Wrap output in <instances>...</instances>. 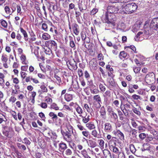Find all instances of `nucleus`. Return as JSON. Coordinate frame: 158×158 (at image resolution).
Segmentation results:
<instances>
[{
  "label": "nucleus",
  "instance_id": "34",
  "mask_svg": "<svg viewBox=\"0 0 158 158\" xmlns=\"http://www.w3.org/2000/svg\"><path fill=\"white\" fill-rule=\"evenodd\" d=\"M69 64L70 65L72 66L73 67L75 68V67H76V69L77 68V63L75 61L74 59H73L72 60L70 61L69 62Z\"/></svg>",
  "mask_w": 158,
  "mask_h": 158
},
{
  "label": "nucleus",
  "instance_id": "23",
  "mask_svg": "<svg viewBox=\"0 0 158 158\" xmlns=\"http://www.w3.org/2000/svg\"><path fill=\"white\" fill-rule=\"evenodd\" d=\"M86 127L89 130L94 129L95 128L94 124L92 122L86 124Z\"/></svg>",
  "mask_w": 158,
  "mask_h": 158
},
{
  "label": "nucleus",
  "instance_id": "22",
  "mask_svg": "<svg viewBox=\"0 0 158 158\" xmlns=\"http://www.w3.org/2000/svg\"><path fill=\"white\" fill-rule=\"evenodd\" d=\"M59 149L64 151L67 148V146L66 144L63 142H62L59 144Z\"/></svg>",
  "mask_w": 158,
  "mask_h": 158
},
{
  "label": "nucleus",
  "instance_id": "45",
  "mask_svg": "<svg viewBox=\"0 0 158 158\" xmlns=\"http://www.w3.org/2000/svg\"><path fill=\"white\" fill-rule=\"evenodd\" d=\"M131 0H118V2L117 3V6L119 5L120 3H127L130 2Z\"/></svg>",
  "mask_w": 158,
  "mask_h": 158
},
{
  "label": "nucleus",
  "instance_id": "18",
  "mask_svg": "<svg viewBox=\"0 0 158 158\" xmlns=\"http://www.w3.org/2000/svg\"><path fill=\"white\" fill-rule=\"evenodd\" d=\"M109 83L110 89L111 90H113L114 87L116 86L115 82L113 79H111L110 80Z\"/></svg>",
  "mask_w": 158,
  "mask_h": 158
},
{
  "label": "nucleus",
  "instance_id": "11",
  "mask_svg": "<svg viewBox=\"0 0 158 158\" xmlns=\"http://www.w3.org/2000/svg\"><path fill=\"white\" fill-rule=\"evenodd\" d=\"M90 91L92 94H97L98 93L99 90L95 85H91L90 86Z\"/></svg>",
  "mask_w": 158,
  "mask_h": 158
},
{
  "label": "nucleus",
  "instance_id": "4",
  "mask_svg": "<svg viewBox=\"0 0 158 158\" xmlns=\"http://www.w3.org/2000/svg\"><path fill=\"white\" fill-rule=\"evenodd\" d=\"M155 77V76L154 73L153 72H150L146 75L145 80L147 83L151 85L154 82Z\"/></svg>",
  "mask_w": 158,
  "mask_h": 158
},
{
  "label": "nucleus",
  "instance_id": "30",
  "mask_svg": "<svg viewBox=\"0 0 158 158\" xmlns=\"http://www.w3.org/2000/svg\"><path fill=\"white\" fill-rule=\"evenodd\" d=\"M17 146L19 149L23 150V151H25L26 149V147L24 145L20 143H18Z\"/></svg>",
  "mask_w": 158,
  "mask_h": 158
},
{
  "label": "nucleus",
  "instance_id": "17",
  "mask_svg": "<svg viewBox=\"0 0 158 158\" xmlns=\"http://www.w3.org/2000/svg\"><path fill=\"white\" fill-rule=\"evenodd\" d=\"M100 116L103 118H105L106 115L105 108L104 106H102L100 109Z\"/></svg>",
  "mask_w": 158,
  "mask_h": 158
},
{
  "label": "nucleus",
  "instance_id": "24",
  "mask_svg": "<svg viewBox=\"0 0 158 158\" xmlns=\"http://www.w3.org/2000/svg\"><path fill=\"white\" fill-rule=\"evenodd\" d=\"M110 117L114 120H116L118 118L117 114L114 111L108 114Z\"/></svg>",
  "mask_w": 158,
  "mask_h": 158
},
{
  "label": "nucleus",
  "instance_id": "49",
  "mask_svg": "<svg viewBox=\"0 0 158 158\" xmlns=\"http://www.w3.org/2000/svg\"><path fill=\"white\" fill-rule=\"evenodd\" d=\"M81 36L82 40L83 41H85L86 37L85 33L84 32H82L81 33Z\"/></svg>",
  "mask_w": 158,
  "mask_h": 158
},
{
  "label": "nucleus",
  "instance_id": "57",
  "mask_svg": "<svg viewBox=\"0 0 158 158\" xmlns=\"http://www.w3.org/2000/svg\"><path fill=\"white\" fill-rule=\"evenodd\" d=\"M120 100L121 101V104H122L123 102V101L126 100V99H127V98L124 96L121 95L120 96Z\"/></svg>",
  "mask_w": 158,
  "mask_h": 158
},
{
  "label": "nucleus",
  "instance_id": "7",
  "mask_svg": "<svg viewBox=\"0 0 158 158\" xmlns=\"http://www.w3.org/2000/svg\"><path fill=\"white\" fill-rule=\"evenodd\" d=\"M150 26L154 29H158V18L154 19L151 21Z\"/></svg>",
  "mask_w": 158,
  "mask_h": 158
},
{
  "label": "nucleus",
  "instance_id": "37",
  "mask_svg": "<svg viewBox=\"0 0 158 158\" xmlns=\"http://www.w3.org/2000/svg\"><path fill=\"white\" fill-rule=\"evenodd\" d=\"M76 110L77 113L80 114H81L83 113V110L78 105V106L76 108Z\"/></svg>",
  "mask_w": 158,
  "mask_h": 158
},
{
  "label": "nucleus",
  "instance_id": "9",
  "mask_svg": "<svg viewBox=\"0 0 158 158\" xmlns=\"http://www.w3.org/2000/svg\"><path fill=\"white\" fill-rule=\"evenodd\" d=\"M95 138H93L92 139H89L87 143L88 145L90 147L94 148L97 146L96 142L95 141L96 140Z\"/></svg>",
  "mask_w": 158,
  "mask_h": 158
},
{
  "label": "nucleus",
  "instance_id": "27",
  "mask_svg": "<svg viewBox=\"0 0 158 158\" xmlns=\"http://www.w3.org/2000/svg\"><path fill=\"white\" fill-rule=\"evenodd\" d=\"M49 115L50 117H52V119L53 120H56L58 119L57 115L53 112H50L49 113Z\"/></svg>",
  "mask_w": 158,
  "mask_h": 158
},
{
  "label": "nucleus",
  "instance_id": "31",
  "mask_svg": "<svg viewBox=\"0 0 158 158\" xmlns=\"http://www.w3.org/2000/svg\"><path fill=\"white\" fill-rule=\"evenodd\" d=\"M40 88L41 89L42 92H41L40 93V94H41L44 93H46L47 92L48 89L45 85H42L40 86Z\"/></svg>",
  "mask_w": 158,
  "mask_h": 158
},
{
  "label": "nucleus",
  "instance_id": "35",
  "mask_svg": "<svg viewBox=\"0 0 158 158\" xmlns=\"http://www.w3.org/2000/svg\"><path fill=\"white\" fill-rule=\"evenodd\" d=\"M1 60L3 63H6L8 60L7 55H2L1 57Z\"/></svg>",
  "mask_w": 158,
  "mask_h": 158
},
{
  "label": "nucleus",
  "instance_id": "16",
  "mask_svg": "<svg viewBox=\"0 0 158 158\" xmlns=\"http://www.w3.org/2000/svg\"><path fill=\"white\" fill-rule=\"evenodd\" d=\"M3 134L4 135L9 138H11L12 136L11 131L10 129L7 130L4 129L3 131Z\"/></svg>",
  "mask_w": 158,
  "mask_h": 158
},
{
  "label": "nucleus",
  "instance_id": "25",
  "mask_svg": "<svg viewBox=\"0 0 158 158\" xmlns=\"http://www.w3.org/2000/svg\"><path fill=\"white\" fill-rule=\"evenodd\" d=\"M42 38L45 40H47L51 38V36L47 33H45L43 34Z\"/></svg>",
  "mask_w": 158,
  "mask_h": 158
},
{
  "label": "nucleus",
  "instance_id": "60",
  "mask_svg": "<svg viewBox=\"0 0 158 158\" xmlns=\"http://www.w3.org/2000/svg\"><path fill=\"white\" fill-rule=\"evenodd\" d=\"M129 111V110L128 109H127V108L125 109V110H124L123 111V113L124 115L126 116L127 117L128 116L129 114H128V111Z\"/></svg>",
  "mask_w": 158,
  "mask_h": 158
},
{
  "label": "nucleus",
  "instance_id": "13",
  "mask_svg": "<svg viewBox=\"0 0 158 158\" xmlns=\"http://www.w3.org/2000/svg\"><path fill=\"white\" fill-rule=\"evenodd\" d=\"M113 133L115 135H117L118 136L119 139L122 140H124V135L123 133L120 130H118L117 131H114Z\"/></svg>",
  "mask_w": 158,
  "mask_h": 158
},
{
  "label": "nucleus",
  "instance_id": "26",
  "mask_svg": "<svg viewBox=\"0 0 158 158\" xmlns=\"http://www.w3.org/2000/svg\"><path fill=\"white\" fill-rule=\"evenodd\" d=\"M91 134L94 137L99 138V135L96 130H93L91 132Z\"/></svg>",
  "mask_w": 158,
  "mask_h": 158
},
{
  "label": "nucleus",
  "instance_id": "63",
  "mask_svg": "<svg viewBox=\"0 0 158 158\" xmlns=\"http://www.w3.org/2000/svg\"><path fill=\"white\" fill-rule=\"evenodd\" d=\"M131 124L132 126L135 128H136L137 126V124L135 122V121L134 120H132L131 122Z\"/></svg>",
  "mask_w": 158,
  "mask_h": 158
},
{
  "label": "nucleus",
  "instance_id": "14",
  "mask_svg": "<svg viewBox=\"0 0 158 158\" xmlns=\"http://www.w3.org/2000/svg\"><path fill=\"white\" fill-rule=\"evenodd\" d=\"M90 66L92 67V69L96 70L97 69V66L98 64L97 61L94 59L92 60L90 62Z\"/></svg>",
  "mask_w": 158,
  "mask_h": 158
},
{
  "label": "nucleus",
  "instance_id": "52",
  "mask_svg": "<svg viewBox=\"0 0 158 158\" xmlns=\"http://www.w3.org/2000/svg\"><path fill=\"white\" fill-rule=\"evenodd\" d=\"M54 77H55L58 81V82L60 84L61 82V81L60 77L58 76L56 74H54Z\"/></svg>",
  "mask_w": 158,
  "mask_h": 158
},
{
  "label": "nucleus",
  "instance_id": "20",
  "mask_svg": "<svg viewBox=\"0 0 158 158\" xmlns=\"http://www.w3.org/2000/svg\"><path fill=\"white\" fill-rule=\"evenodd\" d=\"M82 118V122L84 123H86L90 120L89 115L86 114L85 116H83L81 114L79 115Z\"/></svg>",
  "mask_w": 158,
  "mask_h": 158
},
{
  "label": "nucleus",
  "instance_id": "58",
  "mask_svg": "<svg viewBox=\"0 0 158 158\" xmlns=\"http://www.w3.org/2000/svg\"><path fill=\"white\" fill-rule=\"evenodd\" d=\"M42 108L45 109L47 107V104L45 102L41 103L39 105Z\"/></svg>",
  "mask_w": 158,
  "mask_h": 158
},
{
  "label": "nucleus",
  "instance_id": "51",
  "mask_svg": "<svg viewBox=\"0 0 158 158\" xmlns=\"http://www.w3.org/2000/svg\"><path fill=\"white\" fill-rule=\"evenodd\" d=\"M81 153L84 158L88 155L87 152L85 149H83L81 151Z\"/></svg>",
  "mask_w": 158,
  "mask_h": 158
},
{
  "label": "nucleus",
  "instance_id": "28",
  "mask_svg": "<svg viewBox=\"0 0 158 158\" xmlns=\"http://www.w3.org/2000/svg\"><path fill=\"white\" fill-rule=\"evenodd\" d=\"M0 23L3 27L5 28H7V23L5 20L3 19L0 20Z\"/></svg>",
  "mask_w": 158,
  "mask_h": 158
},
{
  "label": "nucleus",
  "instance_id": "40",
  "mask_svg": "<svg viewBox=\"0 0 158 158\" xmlns=\"http://www.w3.org/2000/svg\"><path fill=\"white\" fill-rule=\"evenodd\" d=\"M118 112L120 119L121 120H123L124 117L123 116V114L122 112L120 110H118Z\"/></svg>",
  "mask_w": 158,
  "mask_h": 158
},
{
  "label": "nucleus",
  "instance_id": "61",
  "mask_svg": "<svg viewBox=\"0 0 158 158\" xmlns=\"http://www.w3.org/2000/svg\"><path fill=\"white\" fill-rule=\"evenodd\" d=\"M107 111L108 112V114L110 113H111L113 112L114 111L113 110V109L110 106H108L107 107Z\"/></svg>",
  "mask_w": 158,
  "mask_h": 158
},
{
  "label": "nucleus",
  "instance_id": "55",
  "mask_svg": "<svg viewBox=\"0 0 158 158\" xmlns=\"http://www.w3.org/2000/svg\"><path fill=\"white\" fill-rule=\"evenodd\" d=\"M118 154V158H125L124 154L123 152H119Z\"/></svg>",
  "mask_w": 158,
  "mask_h": 158
},
{
  "label": "nucleus",
  "instance_id": "62",
  "mask_svg": "<svg viewBox=\"0 0 158 158\" xmlns=\"http://www.w3.org/2000/svg\"><path fill=\"white\" fill-rule=\"evenodd\" d=\"M104 56L102 53L99 54L98 56V59L99 60H103Z\"/></svg>",
  "mask_w": 158,
  "mask_h": 158
},
{
  "label": "nucleus",
  "instance_id": "43",
  "mask_svg": "<svg viewBox=\"0 0 158 158\" xmlns=\"http://www.w3.org/2000/svg\"><path fill=\"white\" fill-rule=\"evenodd\" d=\"M84 108L88 112L90 113L92 109L90 108L87 104H84Z\"/></svg>",
  "mask_w": 158,
  "mask_h": 158
},
{
  "label": "nucleus",
  "instance_id": "6",
  "mask_svg": "<svg viewBox=\"0 0 158 158\" xmlns=\"http://www.w3.org/2000/svg\"><path fill=\"white\" fill-rule=\"evenodd\" d=\"M104 131L105 132L109 133L113 131L112 125L109 122L106 123L104 125Z\"/></svg>",
  "mask_w": 158,
  "mask_h": 158
},
{
  "label": "nucleus",
  "instance_id": "42",
  "mask_svg": "<svg viewBox=\"0 0 158 158\" xmlns=\"http://www.w3.org/2000/svg\"><path fill=\"white\" fill-rule=\"evenodd\" d=\"M17 5L16 3L14 2L12 3L11 6V9L12 10V13L14 12L16 10V7H17Z\"/></svg>",
  "mask_w": 158,
  "mask_h": 158
},
{
  "label": "nucleus",
  "instance_id": "2",
  "mask_svg": "<svg viewBox=\"0 0 158 158\" xmlns=\"http://www.w3.org/2000/svg\"><path fill=\"white\" fill-rule=\"evenodd\" d=\"M116 19L115 16L114 14L112 13H105V23L109 24L111 23L114 26L115 25V23L114 22Z\"/></svg>",
  "mask_w": 158,
  "mask_h": 158
},
{
  "label": "nucleus",
  "instance_id": "56",
  "mask_svg": "<svg viewBox=\"0 0 158 158\" xmlns=\"http://www.w3.org/2000/svg\"><path fill=\"white\" fill-rule=\"evenodd\" d=\"M132 110L133 112L138 115L140 116V112L136 108L133 109Z\"/></svg>",
  "mask_w": 158,
  "mask_h": 158
},
{
  "label": "nucleus",
  "instance_id": "46",
  "mask_svg": "<svg viewBox=\"0 0 158 158\" xmlns=\"http://www.w3.org/2000/svg\"><path fill=\"white\" fill-rule=\"evenodd\" d=\"M132 97L133 99L136 100H137L138 99L141 100L142 99V98L140 97V96L135 94H134L132 95Z\"/></svg>",
  "mask_w": 158,
  "mask_h": 158
},
{
  "label": "nucleus",
  "instance_id": "64",
  "mask_svg": "<svg viewBox=\"0 0 158 158\" xmlns=\"http://www.w3.org/2000/svg\"><path fill=\"white\" fill-rule=\"evenodd\" d=\"M16 98L14 96H11L9 99V101L12 103L14 102L16 100Z\"/></svg>",
  "mask_w": 158,
  "mask_h": 158
},
{
  "label": "nucleus",
  "instance_id": "48",
  "mask_svg": "<svg viewBox=\"0 0 158 158\" xmlns=\"http://www.w3.org/2000/svg\"><path fill=\"white\" fill-rule=\"evenodd\" d=\"M103 153L105 157H107L111 153L110 151L107 150H104Z\"/></svg>",
  "mask_w": 158,
  "mask_h": 158
},
{
  "label": "nucleus",
  "instance_id": "59",
  "mask_svg": "<svg viewBox=\"0 0 158 158\" xmlns=\"http://www.w3.org/2000/svg\"><path fill=\"white\" fill-rule=\"evenodd\" d=\"M139 137L140 139L143 140L146 137V135L144 133H142L139 135Z\"/></svg>",
  "mask_w": 158,
  "mask_h": 158
},
{
  "label": "nucleus",
  "instance_id": "19",
  "mask_svg": "<svg viewBox=\"0 0 158 158\" xmlns=\"http://www.w3.org/2000/svg\"><path fill=\"white\" fill-rule=\"evenodd\" d=\"M20 31L24 36V40L26 41H27L28 40V35L26 31L24 30L22 28H20Z\"/></svg>",
  "mask_w": 158,
  "mask_h": 158
},
{
  "label": "nucleus",
  "instance_id": "5",
  "mask_svg": "<svg viewBox=\"0 0 158 158\" xmlns=\"http://www.w3.org/2000/svg\"><path fill=\"white\" fill-rule=\"evenodd\" d=\"M45 44L46 46L53 51H56L57 49V44L54 40H50L46 41Z\"/></svg>",
  "mask_w": 158,
  "mask_h": 158
},
{
  "label": "nucleus",
  "instance_id": "50",
  "mask_svg": "<svg viewBox=\"0 0 158 158\" xmlns=\"http://www.w3.org/2000/svg\"><path fill=\"white\" fill-rule=\"evenodd\" d=\"M82 133L83 135L86 138H88L89 135V132L88 131H83L82 132Z\"/></svg>",
  "mask_w": 158,
  "mask_h": 158
},
{
  "label": "nucleus",
  "instance_id": "8",
  "mask_svg": "<svg viewBox=\"0 0 158 158\" xmlns=\"http://www.w3.org/2000/svg\"><path fill=\"white\" fill-rule=\"evenodd\" d=\"M71 149L67 148L65 150L64 155H65L66 157H70L73 155V148L71 146Z\"/></svg>",
  "mask_w": 158,
  "mask_h": 158
},
{
  "label": "nucleus",
  "instance_id": "12",
  "mask_svg": "<svg viewBox=\"0 0 158 158\" xmlns=\"http://www.w3.org/2000/svg\"><path fill=\"white\" fill-rule=\"evenodd\" d=\"M118 7L115 6H111L108 10V12L110 13L114 14L117 13L119 11Z\"/></svg>",
  "mask_w": 158,
  "mask_h": 158
},
{
  "label": "nucleus",
  "instance_id": "32",
  "mask_svg": "<svg viewBox=\"0 0 158 158\" xmlns=\"http://www.w3.org/2000/svg\"><path fill=\"white\" fill-rule=\"evenodd\" d=\"M4 10L6 14L11 15L12 13L10 7L8 6H6L4 8Z\"/></svg>",
  "mask_w": 158,
  "mask_h": 158
},
{
  "label": "nucleus",
  "instance_id": "1",
  "mask_svg": "<svg viewBox=\"0 0 158 158\" xmlns=\"http://www.w3.org/2000/svg\"><path fill=\"white\" fill-rule=\"evenodd\" d=\"M137 5L134 2L129 3L122 7L123 13L125 14H131L134 12L137 9Z\"/></svg>",
  "mask_w": 158,
  "mask_h": 158
},
{
  "label": "nucleus",
  "instance_id": "3",
  "mask_svg": "<svg viewBox=\"0 0 158 158\" xmlns=\"http://www.w3.org/2000/svg\"><path fill=\"white\" fill-rule=\"evenodd\" d=\"M70 130H69V131H66L65 132H62V135L64 139L69 143L72 141L71 133H73L72 127H70Z\"/></svg>",
  "mask_w": 158,
  "mask_h": 158
},
{
  "label": "nucleus",
  "instance_id": "39",
  "mask_svg": "<svg viewBox=\"0 0 158 158\" xmlns=\"http://www.w3.org/2000/svg\"><path fill=\"white\" fill-rule=\"evenodd\" d=\"M130 150L131 152L133 153H134L136 152H136V149L134 145L133 144H131L130 145Z\"/></svg>",
  "mask_w": 158,
  "mask_h": 158
},
{
  "label": "nucleus",
  "instance_id": "21",
  "mask_svg": "<svg viewBox=\"0 0 158 158\" xmlns=\"http://www.w3.org/2000/svg\"><path fill=\"white\" fill-rule=\"evenodd\" d=\"M64 98L67 102H69L73 99V95L70 94H66L64 95Z\"/></svg>",
  "mask_w": 158,
  "mask_h": 158
},
{
  "label": "nucleus",
  "instance_id": "33",
  "mask_svg": "<svg viewBox=\"0 0 158 158\" xmlns=\"http://www.w3.org/2000/svg\"><path fill=\"white\" fill-rule=\"evenodd\" d=\"M127 56V53L123 51L120 52L119 54V57L121 59H122L123 58H126Z\"/></svg>",
  "mask_w": 158,
  "mask_h": 158
},
{
  "label": "nucleus",
  "instance_id": "54",
  "mask_svg": "<svg viewBox=\"0 0 158 158\" xmlns=\"http://www.w3.org/2000/svg\"><path fill=\"white\" fill-rule=\"evenodd\" d=\"M24 142H23V143H25L27 145H30L31 142L27 138H25L23 139Z\"/></svg>",
  "mask_w": 158,
  "mask_h": 158
},
{
  "label": "nucleus",
  "instance_id": "38",
  "mask_svg": "<svg viewBox=\"0 0 158 158\" xmlns=\"http://www.w3.org/2000/svg\"><path fill=\"white\" fill-rule=\"evenodd\" d=\"M141 69L140 66L135 67H133V70L135 73H139Z\"/></svg>",
  "mask_w": 158,
  "mask_h": 158
},
{
  "label": "nucleus",
  "instance_id": "53",
  "mask_svg": "<svg viewBox=\"0 0 158 158\" xmlns=\"http://www.w3.org/2000/svg\"><path fill=\"white\" fill-rule=\"evenodd\" d=\"M99 87L100 89L102 91L104 92L105 91L106 88L102 84H100Z\"/></svg>",
  "mask_w": 158,
  "mask_h": 158
},
{
  "label": "nucleus",
  "instance_id": "41",
  "mask_svg": "<svg viewBox=\"0 0 158 158\" xmlns=\"http://www.w3.org/2000/svg\"><path fill=\"white\" fill-rule=\"evenodd\" d=\"M110 145V148H111L112 147L115 146L116 145V142L113 140H110L109 142Z\"/></svg>",
  "mask_w": 158,
  "mask_h": 158
},
{
  "label": "nucleus",
  "instance_id": "29",
  "mask_svg": "<svg viewBox=\"0 0 158 158\" xmlns=\"http://www.w3.org/2000/svg\"><path fill=\"white\" fill-rule=\"evenodd\" d=\"M72 86L73 88L76 90H78L79 88V84L77 81L73 82L72 83Z\"/></svg>",
  "mask_w": 158,
  "mask_h": 158
},
{
  "label": "nucleus",
  "instance_id": "47",
  "mask_svg": "<svg viewBox=\"0 0 158 158\" xmlns=\"http://www.w3.org/2000/svg\"><path fill=\"white\" fill-rule=\"evenodd\" d=\"M52 50L50 48H47L45 49L44 52L46 54L50 55L52 53Z\"/></svg>",
  "mask_w": 158,
  "mask_h": 158
},
{
  "label": "nucleus",
  "instance_id": "36",
  "mask_svg": "<svg viewBox=\"0 0 158 158\" xmlns=\"http://www.w3.org/2000/svg\"><path fill=\"white\" fill-rule=\"evenodd\" d=\"M50 107L51 108L54 109L56 110H58L59 109V107L57 106V104L54 103L51 105Z\"/></svg>",
  "mask_w": 158,
  "mask_h": 158
},
{
  "label": "nucleus",
  "instance_id": "44",
  "mask_svg": "<svg viewBox=\"0 0 158 158\" xmlns=\"http://www.w3.org/2000/svg\"><path fill=\"white\" fill-rule=\"evenodd\" d=\"M111 148L113 149V152L115 154H118L120 152L118 148L116 147V146L112 147Z\"/></svg>",
  "mask_w": 158,
  "mask_h": 158
},
{
  "label": "nucleus",
  "instance_id": "15",
  "mask_svg": "<svg viewBox=\"0 0 158 158\" xmlns=\"http://www.w3.org/2000/svg\"><path fill=\"white\" fill-rule=\"evenodd\" d=\"M73 29L74 34L77 35L79 33L78 25L76 23H74L73 24Z\"/></svg>",
  "mask_w": 158,
  "mask_h": 158
},
{
  "label": "nucleus",
  "instance_id": "10",
  "mask_svg": "<svg viewBox=\"0 0 158 158\" xmlns=\"http://www.w3.org/2000/svg\"><path fill=\"white\" fill-rule=\"evenodd\" d=\"M93 100L98 102V105L97 108H99L101 106L100 103L101 102V98L99 95H94L93 97Z\"/></svg>",
  "mask_w": 158,
  "mask_h": 158
}]
</instances>
